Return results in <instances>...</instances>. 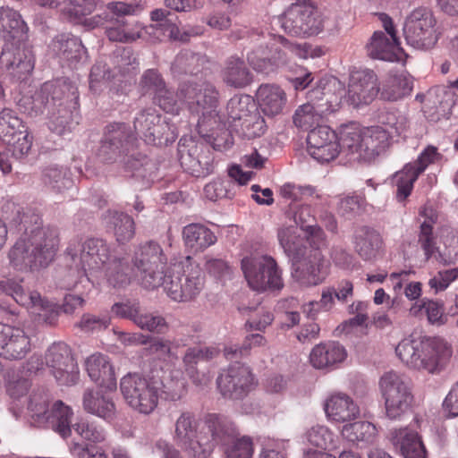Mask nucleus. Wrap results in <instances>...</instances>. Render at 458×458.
Wrapping results in <instances>:
<instances>
[{
	"instance_id": "nucleus-1",
	"label": "nucleus",
	"mask_w": 458,
	"mask_h": 458,
	"mask_svg": "<svg viewBox=\"0 0 458 458\" xmlns=\"http://www.w3.org/2000/svg\"><path fill=\"white\" fill-rule=\"evenodd\" d=\"M13 206L15 209L13 222L22 237L9 251L12 265L18 270L47 267L58 250L56 230L44 226L41 216L34 209Z\"/></svg>"
},
{
	"instance_id": "nucleus-2",
	"label": "nucleus",
	"mask_w": 458,
	"mask_h": 458,
	"mask_svg": "<svg viewBox=\"0 0 458 458\" xmlns=\"http://www.w3.org/2000/svg\"><path fill=\"white\" fill-rule=\"evenodd\" d=\"M19 106L30 116L47 112L49 129L58 135L70 132L79 123V91L68 78L45 82L33 96L21 98Z\"/></svg>"
},
{
	"instance_id": "nucleus-3",
	"label": "nucleus",
	"mask_w": 458,
	"mask_h": 458,
	"mask_svg": "<svg viewBox=\"0 0 458 458\" xmlns=\"http://www.w3.org/2000/svg\"><path fill=\"white\" fill-rule=\"evenodd\" d=\"M197 432L195 420L190 414H182L176 421V444L190 451L196 458H208L214 447L225 441L232 429L231 422L224 416L208 414Z\"/></svg>"
},
{
	"instance_id": "nucleus-4",
	"label": "nucleus",
	"mask_w": 458,
	"mask_h": 458,
	"mask_svg": "<svg viewBox=\"0 0 458 458\" xmlns=\"http://www.w3.org/2000/svg\"><path fill=\"white\" fill-rule=\"evenodd\" d=\"M395 352L407 366L430 373L439 370L451 356V350L443 340L422 337L403 339Z\"/></svg>"
},
{
	"instance_id": "nucleus-5",
	"label": "nucleus",
	"mask_w": 458,
	"mask_h": 458,
	"mask_svg": "<svg viewBox=\"0 0 458 458\" xmlns=\"http://www.w3.org/2000/svg\"><path fill=\"white\" fill-rule=\"evenodd\" d=\"M305 48L306 45L293 43L283 36H269L268 41L260 43L248 53L247 61L257 72L270 74L286 64L289 55L305 58Z\"/></svg>"
},
{
	"instance_id": "nucleus-6",
	"label": "nucleus",
	"mask_w": 458,
	"mask_h": 458,
	"mask_svg": "<svg viewBox=\"0 0 458 458\" xmlns=\"http://www.w3.org/2000/svg\"><path fill=\"white\" fill-rule=\"evenodd\" d=\"M277 21L283 30L293 37H311L321 33L328 21L311 4L302 1L292 4Z\"/></svg>"
},
{
	"instance_id": "nucleus-7",
	"label": "nucleus",
	"mask_w": 458,
	"mask_h": 458,
	"mask_svg": "<svg viewBox=\"0 0 458 458\" xmlns=\"http://www.w3.org/2000/svg\"><path fill=\"white\" fill-rule=\"evenodd\" d=\"M66 259L77 271V276H89L100 271L110 258L107 243L99 238H88L81 242L73 240L66 249Z\"/></svg>"
},
{
	"instance_id": "nucleus-8",
	"label": "nucleus",
	"mask_w": 458,
	"mask_h": 458,
	"mask_svg": "<svg viewBox=\"0 0 458 458\" xmlns=\"http://www.w3.org/2000/svg\"><path fill=\"white\" fill-rule=\"evenodd\" d=\"M133 263L144 288L153 290L164 284L167 258L157 242L148 241L140 245L134 253Z\"/></svg>"
},
{
	"instance_id": "nucleus-9",
	"label": "nucleus",
	"mask_w": 458,
	"mask_h": 458,
	"mask_svg": "<svg viewBox=\"0 0 458 458\" xmlns=\"http://www.w3.org/2000/svg\"><path fill=\"white\" fill-rule=\"evenodd\" d=\"M205 276L197 264L177 266L172 272L165 274L164 289L174 301H190L194 300L204 288Z\"/></svg>"
},
{
	"instance_id": "nucleus-10",
	"label": "nucleus",
	"mask_w": 458,
	"mask_h": 458,
	"mask_svg": "<svg viewBox=\"0 0 458 458\" xmlns=\"http://www.w3.org/2000/svg\"><path fill=\"white\" fill-rule=\"evenodd\" d=\"M180 96L189 111L198 116V124L217 116L218 91L212 84L184 81L180 84Z\"/></svg>"
},
{
	"instance_id": "nucleus-11",
	"label": "nucleus",
	"mask_w": 458,
	"mask_h": 458,
	"mask_svg": "<svg viewBox=\"0 0 458 458\" xmlns=\"http://www.w3.org/2000/svg\"><path fill=\"white\" fill-rule=\"evenodd\" d=\"M242 270L255 291L280 290L284 286L282 271L271 256L245 257L242 259Z\"/></svg>"
},
{
	"instance_id": "nucleus-12",
	"label": "nucleus",
	"mask_w": 458,
	"mask_h": 458,
	"mask_svg": "<svg viewBox=\"0 0 458 458\" xmlns=\"http://www.w3.org/2000/svg\"><path fill=\"white\" fill-rule=\"evenodd\" d=\"M137 137L129 124L112 123L105 126L97 155L102 163L121 164L126 153L134 148Z\"/></svg>"
},
{
	"instance_id": "nucleus-13",
	"label": "nucleus",
	"mask_w": 458,
	"mask_h": 458,
	"mask_svg": "<svg viewBox=\"0 0 458 458\" xmlns=\"http://www.w3.org/2000/svg\"><path fill=\"white\" fill-rule=\"evenodd\" d=\"M432 12L426 7L413 10L405 19L403 32L405 41L416 49H430L438 40L440 32Z\"/></svg>"
},
{
	"instance_id": "nucleus-14",
	"label": "nucleus",
	"mask_w": 458,
	"mask_h": 458,
	"mask_svg": "<svg viewBox=\"0 0 458 458\" xmlns=\"http://www.w3.org/2000/svg\"><path fill=\"white\" fill-rule=\"evenodd\" d=\"M35 56L24 39L6 40L0 38V69L15 81H25L32 72Z\"/></svg>"
},
{
	"instance_id": "nucleus-15",
	"label": "nucleus",
	"mask_w": 458,
	"mask_h": 458,
	"mask_svg": "<svg viewBox=\"0 0 458 458\" xmlns=\"http://www.w3.org/2000/svg\"><path fill=\"white\" fill-rule=\"evenodd\" d=\"M26 416L38 427L49 426L63 437L71 435L72 411L64 403H25Z\"/></svg>"
},
{
	"instance_id": "nucleus-16",
	"label": "nucleus",
	"mask_w": 458,
	"mask_h": 458,
	"mask_svg": "<svg viewBox=\"0 0 458 458\" xmlns=\"http://www.w3.org/2000/svg\"><path fill=\"white\" fill-rule=\"evenodd\" d=\"M86 369L97 386L85 391L83 401H109L106 394L116 389V378L108 357L100 353L91 355L86 360Z\"/></svg>"
},
{
	"instance_id": "nucleus-17",
	"label": "nucleus",
	"mask_w": 458,
	"mask_h": 458,
	"mask_svg": "<svg viewBox=\"0 0 458 458\" xmlns=\"http://www.w3.org/2000/svg\"><path fill=\"white\" fill-rule=\"evenodd\" d=\"M133 128L135 136L150 145L167 144L176 138L169 123L153 107L144 108L136 114Z\"/></svg>"
},
{
	"instance_id": "nucleus-18",
	"label": "nucleus",
	"mask_w": 458,
	"mask_h": 458,
	"mask_svg": "<svg viewBox=\"0 0 458 458\" xmlns=\"http://www.w3.org/2000/svg\"><path fill=\"white\" fill-rule=\"evenodd\" d=\"M178 158L182 169L192 176L204 178L214 173V157L208 146L198 144L192 139H181Z\"/></svg>"
},
{
	"instance_id": "nucleus-19",
	"label": "nucleus",
	"mask_w": 458,
	"mask_h": 458,
	"mask_svg": "<svg viewBox=\"0 0 458 458\" xmlns=\"http://www.w3.org/2000/svg\"><path fill=\"white\" fill-rule=\"evenodd\" d=\"M330 271V263L322 251L310 249L301 259L292 262V276L303 286H315L322 284Z\"/></svg>"
},
{
	"instance_id": "nucleus-20",
	"label": "nucleus",
	"mask_w": 458,
	"mask_h": 458,
	"mask_svg": "<svg viewBox=\"0 0 458 458\" xmlns=\"http://www.w3.org/2000/svg\"><path fill=\"white\" fill-rule=\"evenodd\" d=\"M108 15H96L83 21V24L90 29L105 25L106 34L111 41L131 42L145 36L146 27L125 17L110 18Z\"/></svg>"
},
{
	"instance_id": "nucleus-21",
	"label": "nucleus",
	"mask_w": 458,
	"mask_h": 458,
	"mask_svg": "<svg viewBox=\"0 0 458 458\" xmlns=\"http://www.w3.org/2000/svg\"><path fill=\"white\" fill-rule=\"evenodd\" d=\"M254 383L250 369L240 362L231 364L216 378L217 388L224 398L241 399Z\"/></svg>"
},
{
	"instance_id": "nucleus-22",
	"label": "nucleus",
	"mask_w": 458,
	"mask_h": 458,
	"mask_svg": "<svg viewBox=\"0 0 458 458\" xmlns=\"http://www.w3.org/2000/svg\"><path fill=\"white\" fill-rule=\"evenodd\" d=\"M379 92L377 78L371 70H361L351 74L347 93H344L347 102L353 106L371 103Z\"/></svg>"
},
{
	"instance_id": "nucleus-23",
	"label": "nucleus",
	"mask_w": 458,
	"mask_h": 458,
	"mask_svg": "<svg viewBox=\"0 0 458 458\" xmlns=\"http://www.w3.org/2000/svg\"><path fill=\"white\" fill-rule=\"evenodd\" d=\"M307 143L310 155L320 163L329 162L339 154L337 135L328 126L320 125L311 129Z\"/></svg>"
},
{
	"instance_id": "nucleus-24",
	"label": "nucleus",
	"mask_w": 458,
	"mask_h": 458,
	"mask_svg": "<svg viewBox=\"0 0 458 458\" xmlns=\"http://www.w3.org/2000/svg\"><path fill=\"white\" fill-rule=\"evenodd\" d=\"M30 350V339L22 329L0 323L1 357L10 360H21Z\"/></svg>"
},
{
	"instance_id": "nucleus-25",
	"label": "nucleus",
	"mask_w": 458,
	"mask_h": 458,
	"mask_svg": "<svg viewBox=\"0 0 458 458\" xmlns=\"http://www.w3.org/2000/svg\"><path fill=\"white\" fill-rule=\"evenodd\" d=\"M344 93V85L336 78H323L308 92V104L315 107L323 106L325 112L330 113L341 104Z\"/></svg>"
},
{
	"instance_id": "nucleus-26",
	"label": "nucleus",
	"mask_w": 458,
	"mask_h": 458,
	"mask_svg": "<svg viewBox=\"0 0 458 458\" xmlns=\"http://www.w3.org/2000/svg\"><path fill=\"white\" fill-rule=\"evenodd\" d=\"M50 53L60 63L70 67L87 58V51L81 40L72 34H60L53 38L49 45Z\"/></svg>"
},
{
	"instance_id": "nucleus-27",
	"label": "nucleus",
	"mask_w": 458,
	"mask_h": 458,
	"mask_svg": "<svg viewBox=\"0 0 458 458\" xmlns=\"http://www.w3.org/2000/svg\"><path fill=\"white\" fill-rule=\"evenodd\" d=\"M42 7L57 8L64 19L83 22V17L92 13L101 4L98 0H34Z\"/></svg>"
},
{
	"instance_id": "nucleus-28",
	"label": "nucleus",
	"mask_w": 458,
	"mask_h": 458,
	"mask_svg": "<svg viewBox=\"0 0 458 458\" xmlns=\"http://www.w3.org/2000/svg\"><path fill=\"white\" fill-rule=\"evenodd\" d=\"M121 392L125 399L131 401H157L158 399H166L165 394L160 388L150 386L148 381L139 375H127L123 377L120 383Z\"/></svg>"
},
{
	"instance_id": "nucleus-29",
	"label": "nucleus",
	"mask_w": 458,
	"mask_h": 458,
	"mask_svg": "<svg viewBox=\"0 0 458 458\" xmlns=\"http://www.w3.org/2000/svg\"><path fill=\"white\" fill-rule=\"evenodd\" d=\"M347 356L344 345L329 341L315 345L310 354V364L318 369L333 368L343 362Z\"/></svg>"
},
{
	"instance_id": "nucleus-30",
	"label": "nucleus",
	"mask_w": 458,
	"mask_h": 458,
	"mask_svg": "<svg viewBox=\"0 0 458 458\" xmlns=\"http://www.w3.org/2000/svg\"><path fill=\"white\" fill-rule=\"evenodd\" d=\"M222 80L226 86L233 89H243L253 80L252 73L243 58L233 55L227 57L221 71Z\"/></svg>"
},
{
	"instance_id": "nucleus-31",
	"label": "nucleus",
	"mask_w": 458,
	"mask_h": 458,
	"mask_svg": "<svg viewBox=\"0 0 458 458\" xmlns=\"http://www.w3.org/2000/svg\"><path fill=\"white\" fill-rule=\"evenodd\" d=\"M256 98L260 110L270 117L282 114L287 102L284 89L275 84L260 85Z\"/></svg>"
},
{
	"instance_id": "nucleus-32",
	"label": "nucleus",
	"mask_w": 458,
	"mask_h": 458,
	"mask_svg": "<svg viewBox=\"0 0 458 458\" xmlns=\"http://www.w3.org/2000/svg\"><path fill=\"white\" fill-rule=\"evenodd\" d=\"M379 385L385 401H407L413 398L410 381L403 375L389 371L381 377Z\"/></svg>"
},
{
	"instance_id": "nucleus-33",
	"label": "nucleus",
	"mask_w": 458,
	"mask_h": 458,
	"mask_svg": "<svg viewBox=\"0 0 458 458\" xmlns=\"http://www.w3.org/2000/svg\"><path fill=\"white\" fill-rule=\"evenodd\" d=\"M398 38H390L381 30L375 31L366 45L367 55L372 59L393 62L397 58Z\"/></svg>"
},
{
	"instance_id": "nucleus-34",
	"label": "nucleus",
	"mask_w": 458,
	"mask_h": 458,
	"mask_svg": "<svg viewBox=\"0 0 458 458\" xmlns=\"http://www.w3.org/2000/svg\"><path fill=\"white\" fill-rule=\"evenodd\" d=\"M301 231L297 226L289 225L277 232L279 244L292 262L303 257L310 250Z\"/></svg>"
},
{
	"instance_id": "nucleus-35",
	"label": "nucleus",
	"mask_w": 458,
	"mask_h": 458,
	"mask_svg": "<svg viewBox=\"0 0 458 458\" xmlns=\"http://www.w3.org/2000/svg\"><path fill=\"white\" fill-rule=\"evenodd\" d=\"M389 133L380 126H371L362 131L361 160L370 162L388 145Z\"/></svg>"
},
{
	"instance_id": "nucleus-36",
	"label": "nucleus",
	"mask_w": 458,
	"mask_h": 458,
	"mask_svg": "<svg viewBox=\"0 0 458 458\" xmlns=\"http://www.w3.org/2000/svg\"><path fill=\"white\" fill-rule=\"evenodd\" d=\"M392 441L404 458H427V451L421 437L412 429L404 428L395 431Z\"/></svg>"
},
{
	"instance_id": "nucleus-37",
	"label": "nucleus",
	"mask_w": 458,
	"mask_h": 458,
	"mask_svg": "<svg viewBox=\"0 0 458 458\" xmlns=\"http://www.w3.org/2000/svg\"><path fill=\"white\" fill-rule=\"evenodd\" d=\"M354 248L364 260H372L377 257L382 246L380 234L368 226H361L354 233Z\"/></svg>"
},
{
	"instance_id": "nucleus-38",
	"label": "nucleus",
	"mask_w": 458,
	"mask_h": 458,
	"mask_svg": "<svg viewBox=\"0 0 458 458\" xmlns=\"http://www.w3.org/2000/svg\"><path fill=\"white\" fill-rule=\"evenodd\" d=\"M0 38L6 40L24 39L28 27L21 15L13 8L3 6L0 8Z\"/></svg>"
},
{
	"instance_id": "nucleus-39",
	"label": "nucleus",
	"mask_w": 458,
	"mask_h": 458,
	"mask_svg": "<svg viewBox=\"0 0 458 458\" xmlns=\"http://www.w3.org/2000/svg\"><path fill=\"white\" fill-rule=\"evenodd\" d=\"M120 165L124 173L142 180H149L155 168L154 164L146 155L136 151L133 148L126 153Z\"/></svg>"
},
{
	"instance_id": "nucleus-40",
	"label": "nucleus",
	"mask_w": 458,
	"mask_h": 458,
	"mask_svg": "<svg viewBox=\"0 0 458 458\" xmlns=\"http://www.w3.org/2000/svg\"><path fill=\"white\" fill-rule=\"evenodd\" d=\"M26 295L29 299L28 303H21V305L28 309H32L33 312L37 315L38 323L54 326L58 318V312L55 303L43 298L37 291H29Z\"/></svg>"
},
{
	"instance_id": "nucleus-41",
	"label": "nucleus",
	"mask_w": 458,
	"mask_h": 458,
	"mask_svg": "<svg viewBox=\"0 0 458 458\" xmlns=\"http://www.w3.org/2000/svg\"><path fill=\"white\" fill-rule=\"evenodd\" d=\"M182 238L185 245L196 252L206 250L216 242L214 233L200 224H190L184 226Z\"/></svg>"
},
{
	"instance_id": "nucleus-42",
	"label": "nucleus",
	"mask_w": 458,
	"mask_h": 458,
	"mask_svg": "<svg viewBox=\"0 0 458 458\" xmlns=\"http://www.w3.org/2000/svg\"><path fill=\"white\" fill-rule=\"evenodd\" d=\"M104 220L107 227L113 230L118 242H127L133 237L134 221L129 215L116 210H108L104 215Z\"/></svg>"
},
{
	"instance_id": "nucleus-43",
	"label": "nucleus",
	"mask_w": 458,
	"mask_h": 458,
	"mask_svg": "<svg viewBox=\"0 0 458 458\" xmlns=\"http://www.w3.org/2000/svg\"><path fill=\"white\" fill-rule=\"evenodd\" d=\"M218 352L213 347H191L185 352L182 358V363L185 372L192 379L196 385H200L203 382L199 378V372L197 366L199 361H208L217 355Z\"/></svg>"
},
{
	"instance_id": "nucleus-44",
	"label": "nucleus",
	"mask_w": 458,
	"mask_h": 458,
	"mask_svg": "<svg viewBox=\"0 0 458 458\" xmlns=\"http://www.w3.org/2000/svg\"><path fill=\"white\" fill-rule=\"evenodd\" d=\"M131 272L132 269L127 259L115 258L107 264L105 276L109 285L121 289L131 284Z\"/></svg>"
},
{
	"instance_id": "nucleus-45",
	"label": "nucleus",
	"mask_w": 458,
	"mask_h": 458,
	"mask_svg": "<svg viewBox=\"0 0 458 458\" xmlns=\"http://www.w3.org/2000/svg\"><path fill=\"white\" fill-rule=\"evenodd\" d=\"M257 108L254 99L249 95H235L227 103L226 112L229 123L237 128Z\"/></svg>"
},
{
	"instance_id": "nucleus-46",
	"label": "nucleus",
	"mask_w": 458,
	"mask_h": 458,
	"mask_svg": "<svg viewBox=\"0 0 458 458\" xmlns=\"http://www.w3.org/2000/svg\"><path fill=\"white\" fill-rule=\"evenodd\" d=\"M44 186L55 194H62L72 185L66 168L58 165H49L42 171Z\"/></svg>"
},
{
	"instance_id": "nucleus-47",
	"label": "nucleus",
	"mask_w": 458,
	"mask_h": 458,
	"mask_svg": "<svg viewBox=\"0 0 458 458\" xmlns=\"http://www.w3.org/2000/svg\"><path fill=\"white\" fill-rule=\"evenodd\" d=\"M412 82L405 73L389 75L383 83L381 97L389 101H396L410 94Z\"/></svg>"
},
{
	"instance_id": "nucleus-48",
	"label": "nucleus",
	"mask_w": 458,
	"mask_h": 458,
	"mask_svg": "<svg viewBox=\"0 0 458 458\" xmlns=\"http://www.w3.org/2000/svg\"><path fill=\"white\" fill-rule=\"evenodd\" d=\"M419 176L420 174L409 164H406L402 170L394 174L392 182L396 187L395 197L398 202L405 201L411 195L413 184Z\"/></svg>"
},
{
	"instance_id": "nucleus-49",
	"label": "nucleus",
	"mask_w": 458,
	"mask_h": 458,
	"mask_svg": "<svg viewBox=\"0 0 458 458\" xmlns=\"http://www.w3.org/2000/svg\"><path fill=\"white\" fill-rule=\"evenodd\" d=\"M28 131L26 124L18 117L16 113L8 108L0 112V140L13 138Z\"/></svg>"
},
{
	"instance_id": "nucleus-50",
	"label": "nucleus",
	"mask_w": 458,
	"mask_h": 458,
	"mask_svg": "<svg viewBox=\"0 0 458 458\" xmlns=\"http://www.w3.org/2000/svg\"><path fill=\"white\" fill-rule=\"evenodd\" d=\"M323 106L315 107L314 105L308 103L301 106L294 113L293 123L302 129L310 130L311 127L317 125L320 126L319 123L322 117L327 113L325 112Z\"/></svg>"
},
{
	"instance_id": "nucleus-51",
	"label": "nucleus",
	"mask_w": 458,
	"mask_h": 458,
	"mask_svg": "<svg viewBox=\"0 0 458 458\" xmlns=\"http://www.w3.org/2000/svg\"><path fill=\"white\" fill-rule=\"evenodd\" d=\"M337 142L339 144V150L341 149L347 154L357 155L355 158L359 161H362V131L353 126H345L340 131Z\"/></svg>"
},
{
	"instance_id": "nucleus-52",
	"label": "nucleus",
	"mask_w": 458,
	"mask_h": 458,
	"mask_svg": "<svg viewBox=\"0 0 458 458\" xmlns=\"http://www.w3.org/2000/svg\"><path fill=\"white\" fill-rule=\"evenodd\" d=\"M287 216L294 221L295 226H300V230H313L317 235L321 236L320 227L313 224L315 218L311 214V208L308 205H301L293 202L289 205L286 212Z\"/></svg>"
},
{
	"instance_id": "nucleus-53",
	"label": "nucleus",
	"mask_w": 458,
	"mask_h": 458,
	"mask_svg": "<svg viewBox=\"0 0 458 458\" xmlns=\"http://www.w3.org/2000/svg\"><path fill=\"white\" fill-rule=\"evenodd\" d=\"M437 214L431 212L429 221H423V223H421L417 234L418 244L424 251L426 259H429L437 249V236L433 232V225L437 223Z\"/></svg>"
},
{
	"instance_id": "nucleus-54",
	"label": "nucleus",
	"mask_w": 458,
	"mask_h": 458,
	"mask_svg": "<svg viewBox=\"0 0 458 458\" xmlns=\"http://www.w3.org/2000/svg\"><path fill=\"white\" fill-rule=\"evenodd\" d=\"M115 77V72L107 63L98 61L90 70L89 89L94 94H98Z\"/></svg>"
},
{
	"instance_id": "nucleus-55",
	"label": "nucleus",
	"mask_w": 458,
	"mask_h": 458,
	"mask_svg": "<svg viewBox=\"0 0 458 458\" xmlns=\"http://www.w3.org/2000/svg\"><path fill=\"white\" fill-rule=\"evenodd\" d=\"M324 410L330 420L337 422L353 420L360 414L357 403H325Z\"/></svg>"
},
{
	"instance_id": "nucleus-56",
	"label": "nucleus",
	"mask_w": 458,
	"mask_h": 458,
	"mask_svg": "<svg viewBox=\"0 0 458 458\" xmlns=\"http://www.w3.org/2000/svg\"><path fill=\"white\" fill-rule=\"evenodd\" d=\"M342 433L343 436L351 442H370L377 435V428L369 421H356L345 425Z\"/></svg>"
},
{
	"instance_id": "nucleus-57",
	"label": "nucleus",
	"mask_w": 458,
	"mask_h": 458,
	"mask_svg": "<svg viewBox=\"0 0 458 458\" xmlns=\"http://www.w3.org/2000/svg\"><path fill=\"white\" fill-rule=\"evenodd\" d=\"M180 23L178 16L172 13L162 22L146 26L145 31L147 35H153L158 40H161V37L177 38L180 34Z\"/></svg>"
},
{
	"instance_id": "nucleus-58",
	"label": "nucleus",
	"mask_w": 458,
	"mask_h": 458,
	"mask_svg": "<svg viewBox=\"0 0 458 458\" xmlns=\"http://www.w3.org/2000/svg\"><path fill=\"white\" fill-rule=\"evenodd\" d=\"M5 145V150L12 157L21 160L30 153L32 146V136L27 131L19 136L6 139L2 141Z\"/></svg>"
},
{
	"instance_id": "nucleus-59",
	"label": "nucleus",
	"mask_w": 458,
	"mask_h": 458,
	"mask_svg": "<svg viewBox=\"0 0 458 458\" xmlns=\"http://www.w3.org/2000/svg\"><path fill=\"white\" fill-rule=\"evenodd\" d=\"M266 128V122L256 108L240 124H237L234 130L241 131L243 137L252 139L263 135Z\"/></svg>"
},
{
	"instance_id": "nucleus-60",
	"label": "nucleus",
	"mask_w": 458,
	"mask_h": 458,
	"mask_svg": "<svg viewBox=\"0 0 458 458\" xmlns=\"http://www.w3.org/2000/svg\"><path fill=\"white\" fill-rule=\"evenodd\" d=\"M69 346L64 343H55L47 351L46 363L51 372L73 360Z\"/></svg>"
},
{
	"instance_id": "nucleus-61",
	"label": "nucleus",
	"mask_w": 458,
	"mask_h": 458,
	"mask_svg": "<svg viewBox=\"0 0 458 458\" xmlns=\"http://www.w3.org/2000/svg\"><path fill=\"white\" fill-rule=\"evenodd\" d=\"M110 61L116 76L119 74L122 76L130 74L136 70L138 66L136 57L133 55L132 51L130 48H123L116 51L110 57Z\"/></svg>"
},
{
	"instance_id": "nucleus-62",
	"label": "nucleus",
	"mask_w": 458,
	"mask_h": 458,
	"mask_svg": "<svg viewBox=\"0 0 458 458\" xmlns=\"http://www.w3.org/2000/svg\"><path fill=\"white\" fill-rule=\"evenodd\" d=\"M202 64L203 59L199 55L185 51L177 55L173 69L179 73L197 74L201 70Z\"/></svg>"
},
{
	"instance_id": "nucleus-63",
	"label": "nucleus",
	"mask_w": 458,
	"mask_h": 458,
	"mask_svg": "<svg viewBox=\"0 0 458 458\" xmlns=\"http://www.w3.org/2000/svg\"><path fill=\"white\" fill-rule=\"evenodd\" d=\"M233 186L234 182L232 180L216 178L205 185L203 190L204 195L211 201H216L222 199H232L234 195L233 191Z\"/></svg>"
},
{
	"instance_id": "nucleus-64",
	"label": "nucleus",
	"mask_w": 458,
	"mask_h": 458,
	"mask_svg": "<svg viewBox=\"0 0 458 458\" xmlns=\"http://www.w3.org/2000/svg\"><path fill=\"white\" fill-rule=\"evenodd\" d=\"M153 100L165 112L178 114L181 108V102H182V98L180 96V88L178 92L175 93L165 86L153 97Z\"/></svg>"
}]
</instances>
